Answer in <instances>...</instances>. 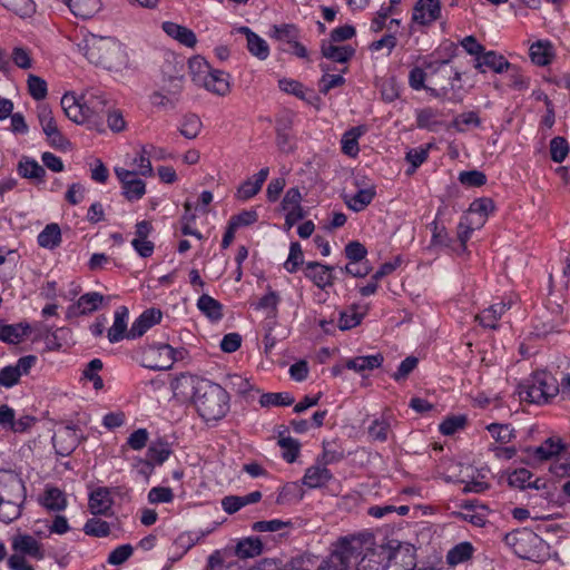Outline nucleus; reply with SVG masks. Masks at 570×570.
Listing matches in <instances>:
<instances>
[{
	"label": "nucleus",
	"instance_id": "1",
	"mask_svg": "<svg viewBox=\"0 0 570 570\" xmlns=\"http://www.w3.org/2000/svg\"><path fill=\"white\" fill-rule=\"evenodd\" d=\"M79 49L90 62L108 70H118L127 62L122 45L112 37L90 33L79 43Z\"/></svg>",
	"mask_w": 570,
	"mask_h": 570
},
{
	"label": "nucleus",
	"instance_id": "2",
	"mask_svg": "<svg viewBox=\"0 0 570 570\" xmlns=\"http://www.w3.org/2000/svg\"><path fill=\"white\" fill-rule=\"evenodd\" d=\"M194 404L206 422H217L229 410V395L219 384L207 381Z\"/></svg>",
	"mask_w": 570,
	"mask_h": 570
},
{
	"label": "nucleus",
	"instance_id": "3",
	"mask_svg": "<svg viewBox=\"0 0 570 570\" xmlns=\"http://www.w3.org/2000/svg\"><path fill=\"white\" fill-rule=\"evenodd\" d=\"M559 391L558 380L547 371L534 372L530 379L518 386L520 400L533 404L548 403L558 395Z\"/></svg>",
	"mask_w": 570,
	"mask_h": 570
},
{
	"label": "nucleus",
	"instance_id": "4",
	"mask_svg": "<svg viewBox=\"0 0 570 570\" xmlns=\"http://www.w3.org/2000/svg\"><path fill=\"white\" fill-rule=\"evenodd\" d=\"M178 353L169 344H151L139 351V362L146 368L167 371L174 365Z\"/></svg>",
	"mask_w": 570,
	"mask_h": 570
},
{
	"label": "nucleus",
	"instance_id": "5",
	"mask_svg": "<svg viewBox=\"0 0 570 570\" xmlns=\"http://www.w3.org/2000/svg\"><path fill=\"white\" fill-rule=\"evenodd\" d=\"M82 96V108H85L87 125L89 129L104 132L102 117L108 109V99L102 92L87 91Z\"/></svg>",
	"mask_w": 570,
	"mask_h": 570
},
{
	"label": "nucleus",
	"instance_id": "6",
	"mask_svg": "<svg viewBox=\"0 0 570 570\" xmlns=\"http://www.w3.org/2000/svg\"><path fill=\"white\" fill-rule=\"evenodd\" d=\"M207 381L196 375L180 374L171 383L174 396L181 402L193 401L195 403Z\"/></svg>",
	"mask_w": 570,
	"mask_h": 570
},
{
	"label": "nucleus",
	"instance_id": "7",
	"mask_svg": "<svg viewBox=\"0 0 570 570\" xmlns=\"http://www.w3.org/2000/svg\"><path fill=\"white\" fill-rule=\"evenodd\" d=\"M364 551V540L361 537L352 535L341 538L334 546L331 556L338 557L342 566L350 569L352 560H356Z\"/></svg>",
	"mask_w": 570,
	"mask_h": 570
},
{
	"label": "nucleus",
	"instance_id": "8",
	"mask_svg": "<svg viewBox=\"0 0 570 570\" xmlns=\"http://www.w3.org/2000/svg\"><path fill=\"white\" fill-rule=\"evenodd\" d=\"M27 490L22 479L11 471L0 473V502L6 500L26 501Z\"/></svg>",
	"mask_w": 570,
	"mask_h": 570
},
{
	"label": "nucleus",
	"instance_id": "9",
	"mask_svg": "<svg viewBox=\"0 0 570 570\" xmlns=\"http://www.w3.org/2000/svg\"><path fill=\"white\" fill-rule=\"evenodd\" d=\"M79 441V434L77 433L76 429L70 425L58 429L52 436V443L56 453L61 456L71 454L78 446Z\"/></svg>",
	"mask_w": 570,
	"mask_h": 570
},
{
	"label": "nucleus",
	"instance_id": "10",
	"mask_svg": "<svg viewBox=\"0 0 570 570\" xmlns=\"http://www.w3.org/2000/svg\"><path fill=\"white\" fill-rule=\"evenodd\" d=\"M440 17V0H417L413 8L412 21L421 26H430Z\"/></svg>",
	"mask_w": 570,
	"mask_h": 570
},
{
	"label": "nucleus",
	"instance_id": "11",
	"mask_svg": "<svg viewBox=\"0 0 570 570\" xmlns=\"http://www.w3.org/2000/svg\"><path fill=\"white\" fill-rule=\"evenodd\" d=\"M333 267L321 264L318 262H308L304 268V275L311 279L318 288L332 286L334 276L332 274Z\"/></svg>",
	"mask_w": 570,
	"mask_h": 570
},
{
	"label": "nucleus",
	"instance_id": "12",
	"mask_svg": "<svg viewBox=\"0 0 570 570\" xmlns=\"http://www.w3.org/2000/svg\"><path fill=\"white\" fill-rule=\"evenodd\" d=\"M386 570H413L415 561L412 550L405 546H399L386 556Z\"/></svg>",
	"mask_w": 570,
	"mask_h": 570
},
{
	"label": "nucleus",
	"instance_id": "13",
	"mask_svg": "<svg viewBox=\"0 0 570 570\" xmlns=\"http://www.w3.org/2000/svg\"><path fill=\"white\" fill-rule=\"evenodd\" d=\"M386 570H413L415 561L412 550L405 546H399L386 556Z\"/></svg>",
	"mask_w": 570,
	"mask_h": 570
},
{
	"label": "nucleus",
	"instance_id": "14",
	"mask_svg": "<svg viewBox=\"0 0 570 570\" xmlns=\"http://www.w3.org/2000/svg\"><path fill=\"white\" fill-rule=\"evenodd\" d=\"M161 311L149 308L145 311L131 325L127 333V338H137L144 335L151 326L161 320Z\"/></svg>",
	"mask_w": 570,
	"mask_h": 570
},
{
	"label": "nucleus",
	"instance_id": "15",
	"mask_svg": "<svg viewBox=\"0 0 570 570\" xmlns=\"http://www.w3.org/2000/svg\"><path fill=\"white\" fill-rule=\"evenodd\" d=\"M236 32L242 33L247 40V50L259 60H266L269 56V46L262 37L252 31L248 27H238Z\"/></svg>",
	"mask_w": 570,
	"mask_h": 570
},
{
	"label": "nucleus",
	"instance_id": "16",
	"mask_svg": "<svg viewBox=\"0 0 570 570\" xmlns=\"http://www.w3.org/2000/svg\"><path fill=\"white\" fill-rule=\"evenodd\" d=\"M61 107L66 116L76 124H87L85 108H82V96L65 94L61 98Z\"/></svg>",
	"mask_w": 570,
	"mask_h": 570
},
{
	"label": "nucleus",
	"instance_id": "17",
	"mask_svg": "<svg viewBox=\"0 0 570 570\" xmlns=\"http://www.w3.org/2000/svg\"><path fill=\"white\" fill-rule=\"evenodd\" d=\"M475 69H478L481 72H485L484 67L492 69L493 71L501 73L504 70H508L511 68V65L509 61L502 56L497 53L495 51H488L482 52L476 59H475Z\"/></svg>",
	"mask_w": 570,
	"mask_h": 570
},
{
	"label": "nucleus",
	"instance_id": "18",
	"mask_svg": "<svg viewBox=\"0 0 570 570\" xmlns=\"http://www.w3.org/2000/svg\"><path fill=\"white\" fill-rule=\"evenodd\" d=\"M566 444L558 436L548 438L540 446L529 449L538 461H547L566 450Z\"/></svg>",
	"mask_w": 570,
	"mask_h": 570
},
{
	"label": "nucleus",
	"instance_id": "19",
	"mask_svg": "<svg viewBox=\"0 0 570 570\" xmlns=\"http://www.w3.org/2000/svg\"><path fill=\"white\" fill-rule=\"evenodd\" d=\"M269 169L267 167L262 168L253 177L245 180L237 189V198L247 200L254 197L261 189L265 180L267 179Z\"/></svg>",
	"mask_w": 570,
	"mask_h": 570
},
{
	"label": "nucleus",
	"instance_id": "20",
	"mask_svg": "<svg viewBox=\"0 0 570 570\" xmlns=\"http://www.w3.org/2000/svg\"><path fill=\"white\" fill-rule=\"evenodd\" d=\"M30 333L28 323L4 324L0 321V341L8 344L22 342Z\"/></svg>",
	"mask_w": 570,
	"mask_h": 570
},
{
	"label": "nucleus",
	"instance_id": "21",
	"mask_svg": "<svg viewBox=\"0 0 570 570\" xmlns=\"http://www.w3.org/2000/svg\"><path fill=\"white\" fill-rule=\"evenodd\" d=\"M12 548L14 551L21 554L30 556L36 560H41L45 557L41 544L38 542V540L28 534L17 535L13 539Z\"/></svg>",
	"mask_w": 570,
	"mask_h": 570
},
{
	"label": "nucleus",
	"instance_id": "22",
	"mask_svg": "<svg viewBox=\"0 0 570 570\" xmlns=\"http://www.w3.org/2000/svg\"><path fill=\"white\" fill-rule=\"evenodd\" d=\"M104 296L97 292L83 294L77 301V304L69 307V315H85L96 311L102 303Z\"/></svg>",
	"mask_w": 570,
	"mask_h": 570
},
{
	"label": "nucleus",
	"instance_id": "23",
	"mask_svg": "<svg viewBox=\"0 0 570 570\" xmlns=\"http://www.w3.org/2000/svg\"><path fill=\"white\" fill-rule=\"evenodd\" d=\"M89 510L92 514L107 515L112 507L110 492L106 488H99L89 497Z\"/></svg>",
	"mask_w": 570,
	"mask_h": 570
},
{
	"label": "nucleus",
	"instance_id": "24",
	"mask_svg": "<svg viewBox=\"0 0 570 570\" xmlns=\"http://www.w3.org/2000/svg\"><path fill=\"white\" fill-rule=\"evenodd\" d=\"M163 30L173 39L179 41L181 45L193 48L196 42V35L193 32V30L177 24L175 22L166 21L163 23Z\"/></svg>",
	"mask_w": 570,
	"mask_h": 570
},
{
	"label": "nucleus",
	"instance_id": "25",
	"mask_svg": "<svg viewBox=\"0 0 570 570\" xmlns=\"http://www.w3.org/2000/svg\"><path fill=\"white\" fill-rule=\"evenodd\" d=\"M200 86L218 96H225L229 91V82L227 76L223 71L212 68L210 72L206 75Z\"/></svg>",
	"mask_w": 570,
	"mask_h": 570
},
{
	"label": "nucleus",
	"instance_id": "26",
	"mask_svg": "<svg viewBox=\"0 0 570 570\" xmlns=\"http://www.w3.org/2000/svg\"><path fill=\"white\" fill-rule=\"evenodd\" d=\"M262 499V493L259 491L250 492L246 495H228L222 500V507L224 511L228 514H233L240 510L243 507L252 503H256Z\"/></svg>",
	"mask_w": 570,
	"mask_h": 570
},
{
	"label": "nucleus",
	"instance_id": "27",
	"mask_svg": "<svg viewBox=\"0 0 570 570\" xmlns=\"http://www.w3.org/2000/svg\"><path fill=\"white\" fill-rule=\"evenodd\" d=\"M323 57L335 62H346L354 55V49L350 46H335L333 41H323L321 46Z\"/></svg>",
	"mask_w": 570,
	"mask_h": 570
},
{
	"label": "nucleus",
	"instance_id": "28",
	"mask_svg": "<svg viewBox=\"0 0 570 570\" xmlns=\"http://www.w3.org/2000/svg\"><path fill=\"white\" fill-rule=\"evenodd\" d=\"M127 318L128 309L125 306H120L115 312V321L112 326L108 331V340L110 343L121 341L125 336L127 337Z\"/></svg>",
	"mask_w": 570,
	"mask_h": 570
},
{
	"label": "nucleus",
	"instance_id": "29",
	"mask_svg": "<svg viewBox=\"0 0 570 570\" xmlns=\"http://www.w3.org/2000/svg\"><path fill=\"white\" fill-rule=\"evenodd\" d=\"M332 478L330 470L322 465L309 466L303 478V483L311 488H320L325 485Z\"/></svg>",
	"mask_w": 570,
	"mask_h": 570
},
{
	"label": "nucleus",
	"instance_id": "30",
	"mask_svg": "<svg viewBox=\"0 0 570 570\" xmlns=\"http://www.w3.org/2000/svg\"><path fill=\"white\" fill-rule=\"evenodd\" d=\"M375 196V188L373 186L360 189L353 196H344V200L346 206L354 212H362L365 209L373 200Z\"/></svg>",
	"mask_w": 570,
	"mask_h": 570
},
{
	"label": "nucleus",
	"instance_id": "31",
	"mask_svg": "<svg viewBox=\"0 0 570 570\" xmlns=\"http://www.w3.org/2000/svg\"><path fill=\"white\" fill-rule=\"evenodd\" d=\"M71 12L80 18L92 17L100 9V0H61Z\"/></svg>",
	"mask_w": 570,
	"mask_h": 570
},
{
	"label": "nucleus",
	"instance_id": "32",
	"mask_svg": "<svg viewBox=\"0 0 570 570\" xmlns=\"http://www.w3.org/2000/svg\"><path fill=\"white\" fill-rule=\"evenodd\" d=\"M383 355L380 353L367 356H357L347 360L345 366L350 370L361 373L366 370L371 371L380 367L383 363Z\"/></svg>",
	"mask_w": 570,
	"mask_h": 570
},
{
	"label": "nucleus",
	"instance_id": "33",
	"mask_svg": "<svg viewBox=\"0 0 570 570\" xmlns=\"http://www.w3.org/2000/svg\"><path fill=\"white\" fill-rule=\"evenodd\" d=\"M509 307H510L509 304L500 302V303L493 304L489 308L484 309L480 315H476L475 318L480 322L481 325L488 326L491 328H495L498 320H500L502 314Z\"/></svg>",
	"mask_w": 570,
	"mask_h": 570
},
{
	"label": "nucleus",
	"instance_id": "34",
	"mask_svg": "<svg viewBox=\"0 0 570 570\" xmlns=\"http://www.w3.org/2000/svg\"><path fill=\"white\" fill-rule=\"evenodd\" d=\"M197 307L212 321H219L223 317L222 304L207 294H203L197 301Z\"/></svg>",
	"mask_w": 570,
	"mask_h": 570
},
{
	"label": "nucleus",
	"instance_id": "35",
	"mask_svg": "<svg viewBox=\"0 0 570 570\" xmlns=\"http://www.w3.org/2000/svg\"><path fill=\"white\" fill-rule=\"evenodd\" d=\"M483 226V219L482 218H473L471 216H462L459 225H458V238L461 243V246L463 249L466 248V242L471 237V233L475 228H480Z\"/></svg>",
	"mask_w": 570,
	"mask_h": 570
},
{
	"label": "nucleus",
	"instance_id": "36",
	"mask_svg": "<svg viewBox=\"0 0 570 570\" xmlns=\"http://www.w3.org/2000/svg\"><path fill=\"white\" fill-rule=\"evenodd\" d=\"M18 171L23 178L42 181L46 176L45 168L35 159L23 157L18 165Z\"/></svg>",
	"mask_w": 570,
	"mask_h": 570
},
{
	"label": "nucleus",
	"instance_id": "37",
	"mask_svg": "<svg viewBox=\"0 0 570 570\" xmlns=\"http://www.w3.org/2000/svg\"><path fill=\"white\" fill-rule=\"evenodd\" d=\"M61 243V230L60 227L52 223L45 227V229L38 235V244L43 248H55Z\"/></svg>",
	"mask_w": 570,
	"mask_h": 570
},
{
	"label": "nucleus",
	"instance_id": "38",
	"mask_svg": "<svg viewBox=\"0 0 570 570\" xmlns=\"http://www.w3.org/2000/svg\"><path fill=\"white\" fill-rule=\"evenodd\" d=\"M263 551V543L258 538H246L236 546V556L242 559L254 558Z\"/></svg>",
	"mask_w": 570,
	"mask_h": 570
},
{
	"label": "nucleus",
	"instance_id": "39",
	"mask_svg": "<svg viewBox=\"0 0 570 570\" xmlns=\"http://www.w3.org/2000/svg\"><path fill=\"white\" fill-rule=\"evenodd\" d=\"M362 127H353L342 137V150L345 155L355 157L358 154V138L363 135Z\"/></svg>",
	"mask_w": 570,
	"mask_h": 570
},
{
	"label": "nucleus",
	"instance_id": "40",
	"mask_svg": "<svg viewBox=\"0 0 570 570\" xmlns=\"http://www.w3.org/2000/svg\"><path fill=\"white\" fill-rule=\"evenodd\" d=\"M171 449L168 442L158 440L153 442L146 453V458L154 464H163L170 455Z\"/></svg>",
	"mask_w": 570,
	"mask_h": 570
},
{
	"label": "nucleus",
	"instance_id": "41",
	"mask_svg": "<svg viewBox=\"0 0 570 570\" xmlns=\"http://www.w3.org/2000/svg\"><path fill=\"white\" fill-rule=\"evenodd\" d=\"M26 501L6 500L0 502V521L11 523L21 515Z\"/></svg>",
	"mask_w": 570,
	"mask_h": 570
},
{
	"label": "nucleus",
	"instance_id": "42",
	"mask_svg": "<svg viewBox=\"0 0 570 570\" xmlns=\"http://www.w3.org/2000/svg\"><path fill=\"white\" fill-rule=\"evenodd\" d=\"M202 127L200 118L195 114H188L181 119L179 132L187 139H195L199 135Z\"/></svg>",
	"mask_w": 570,
	"mask_h": 570
},
{
	"label": "nucleus",
	"instance_id": "43",
	"mask_svg": "<svg viewBox=\"0 0 570 570\" xmlns=\"http://www.w3.org/2000/svg\"><path fill=\"white\" fill-rule=\"evenodd\" d=\"M42 503L47 509L52 511H61L67 505L63 492L53 487L46 489Z\"/></svg>",
	"mask_w": 570,
	"mask_h": 570
},
{
	"label": "nucleus",
	"instance_id": "44",
	"mask_svg": "<svg viewBox=\"0 0 570 570\" xmlns=\"http://www.w3.org/2000/svg\"><path fill=\"white\" fill-rule=\"evenodd\" d=\"M271 37L281 42L292 43L299 38V31L294 24H275L272 28Z\"/></svg>",
	"mask_w": 570,
	"mask_h": 570
},
{
	"label": "nucleus",
	"instance_id": "45",
	"mask_svg": "<svg viewBox=\"0 0 570 570\" xmlns=\"http://www.w3.org/2000/svg\"><path fill=\"white\" fill-rule=\"evenodd\" d=\"M324 75L320 79L318 87L320 91L324 95L333 88L340 87L345 82V79L341 75H330L331 67L327 63L320 65Z\"/></svg>",
	"mask_w": 570,
	"mask_h": 570
},
{
	"label": "nucleus",
	"instance_id": "46",
	"mask_svg": "<svg viewBox=\"0 0 570 570\" xmlns=\"http://www.w3.org/2000/svg\"><path fill=\"white\" fill-rule=\"evenodd\" d=\"M473 547L469 542H462L452 548L446 556V561L451 566H456L469 560L472 557Z\"/></svg>",
	"mask_w": 570,
	"mask_h": 570
},
{
	"label": "nucleus",
	"instance_id": "47",
	"mask_svg": "<svg viewBox=\"0 0 570 570\" xmlns=\"http://www.w3.org/2000/svg\"><path fill=\"white\" fill-rule=\"evenodd\" d=\"M494 204L491 198H479L471 203L466 216H471L473 218H482L483 224L488 215L493 212Z\"/></svg>",
	"mask_w": 570,
	"mask_h": 570
},
{
	"label": "nucleus",
	"instance_id": "48",
	"mask_svg": "<svg viewBox=\"0 0 570 570\" xmlns=\"http://www.w3.org/2000/svg\"><path fill=\"white\" fill-rule=\"evenodd\" d=\"M391 430V422L387 417L375 419L368 426V436L373 441L385 442Z\"/></svg>",
	"mask_w": 570,
	"mask_h": 570
},
{
	"label": "nucleus",
	"instance_id": "49",
	"mask_svg": "<svg viewBox=\"0 0 570 570\" xmlns=\"http://www.w3.org/2000/svg\"><path fill=\"white\" fill-rule=\"evenodd\" d=\"M551 46L549 42L538 41L530 47V58L538 66H546L551 61Z\"/></svg>",
	"mask_w": 570,
	"mask_h": 570
},
{
	"label": "nucleus",
	"instance_id": "50",
	"mask_svg": "<svg viewBox=\"0 0 570 570\" xmlns=\"http://www.w3.org/2000/svg\"><path fill=\"white\" fill-rule=\"evenodd\" d=\"M294 397L287 392L264 393L261 395L259 404L263 407L268 406H288L294 403Z\"/></svg>",
	"mask_w": 570,
	"mask_h": 570
},
{
	"label": "nucleus",
	"instance_id": "51",
	"mask_svg": "<svg viewBox=\"0 0 570 570\" xmlns=\"http://www.w3.org/2000/svg\"><path fill=\"white\" fill-rule=\"evenodd\" d=\"M291 124L288 121H278L276 127V144L282 153L288 154L294 150L292 138L288 134Z\"/></svg>",
	"mask_w": 570,
	"mask_h": 570
},
{
	"label": "nucleus",
	"instance_id": "52",
	"mask_svg": "<svg viewBox=\"0 0 570 570\" xmlns=\"http://www.w3.org/2000/svg\"><path fill=\"white\" fill-rule=\"evenodd\" d=\"M386 556L371 552L365 554L357 564L356 570H386Z\"/></svg>",
	"mask_w": 570,
	"mask_h": 570
},
{
	"label": "nucleus",
	"instance_id": "53",
	"mask_svg": "<svg viewBox=\"0 0 570 570\" xmlns=\"http://www.w3.org/2000/svg\"><path fill=\"white\" fill-rule=\"evenodd\" d=\"M189 71L191 79L197 85H202L207 73L210 72L209 63L202 57H194L189 60Z\"/></svg>",
	"mask_w": 570,
	"mask_h": 570
},
{
	"label": "nucleus",
	"instance_id": "54",
	"mask_svg": "<svg viewBox=\"0 0 570 570\" xmlns=\"http://www.w3.org/2000/svg\"><path fill=\"white\" fill-rule=\"evenodd\" d=\"M0 3L20 17L31 16L36 10L32 0H0Z\"/></svg>",
	"mask_w": 570,
	"mask_h": 570
},
{
	"label": "nucleus",
	"instance_id": "55",
	"mask_svg": "<svg viewBox=\"0 0 570 570\" xmlns=\"http://www.w3.org/2000/svg\"><path fill=\"white\" fill-rule=\"evenodd\" d=\"M304 264V255L299 243L293 242L289 246V254L284 264V268L288 273L297 272L298 267Z\"/></svg>",
	"mask_w": 570,
	"mask_h": 570
},
{
	"label": "nucleus",
	"instance_id": "56",
	"mask_svg": "<svg viewBox=\"0 0 570 570\" xmlns=\"http://www.w3.org/2000/svg\"><path fill=\"white\" fill-rule=\"evenodd\" d=\"M226 385L236 392L239 395L248 399L250 396V392L253 391V385L250 382L237 374L229 375L226 380Z\"/></svg>",
	"mask_w": 570,
	"mask_h": 570
},
{
	"label": "nucleus",
	"instance_id": "57",
	"mask_svg": "<svg viewBox=\"0 0 570 570\" xmlns=\"http://www.w3.org/2000/svg\"><path fill=\"white\" fill-rule=\"evenodd\" d=\"M38 119L45 135L59 130L52 111L47 105L38 107Z\"/></svg>",
	"mask_w": 570,
	"mask_h": 570
},
{
	"label": "nucleus",
	"instance_id": "58",
	"mask_svg": "<svg viewBox=\"0 0 570 570\" xmlns=\"http://www.w3.org/2000/svg\"><path fill=\"white\" fill-rule=\"evenodd\" d=\"M27 85H28V91L33 99L42 100L46 98V96L48 94V89H47V82L42 78H40L36 75H29Z\"/></svg>",
	"mask_w": 570,
	"mask_h": 570
},
{
	"label": "nucleus",
	"instance_id": "59",
	"mask_svg": "<svg viewBox=\"0 0 570 570\" xmlns=\"http://www.w3.org/2000/svg\"><path fill=\"white\" fill-rule=\"evenodd\" d=\"M488 430L492 438L502 444L509 443L515 436L514 430L508 424L493 423L488 426Z\"/></svg>",
	"mask_w": 570,
	"mask_h": 570
},
{
	"label": "nucleus",
	"instance_id": "60",
	"mask_svg": "<svg viewBox=\"0 0 570 570\" xmlns=\"http://www.w3.org/2000/svg\"><path fill=\"white\" fill-rule=\"evenodd\" d=\"M83 531L88 535L101 538L109 534L110 528L108 522L92 518L85 523Z\"/></svg>",
	"mask_w": 570,
	"mask_h": 570
},
{
	"label": "nucleus",
	"instance_id": "61",
	"mask_svg": "<svg viewBox=\"0 0 570 570\" xmlns=\"http://www.w3.org/2000/svg\"><path fill=\"white\" fill-rule=\"evenodd\" d=\"M481 120L475 111H468L459 115L453 119L450 127L458 131H464L468 126H480Z\"/></svg>",
	"mask_w": 570,
	"mask_h": 570
},
{
	"label": "nucleus",
	"instance_id": "62",
	"mask_svg": "<svg viewBox=\"0 0 570 570\" xmlns=\"http://www.w3.org/2000/svg\"><path fill=\"white\" fill-rule=\"evenodd\" d=\"M569 153V145L563 137H554L550 141L551 159L556 163H562Z\"/></svg>",
	"mask_w": 570,
	"mask_h": 570
},
{
	"label": "nucleus",
	"instance_id": "63",
	"mask_svg": "<svg viewBox=\"0 0 570 570\" xmlns=\"http://www.w3.org/2000/svg\"><path fill=\"white\" fill-rule=\"evenodd\" d=\"M183 76H169L160 90L178 102L180 92L183 91Z\"/></svg>",
	"mask_w": 570,
	"mask_h": 570
},
{
	"label": "nucleus",
	"instance_id": "64",
	"mask_svg": "<svg viewBox=\"0 0 570 570\" xmlns=\"http://www.w3.org/2000/svg\"><path fill=\"white\" fill-rule=\"evenodd\" d=\"M122 188V195L128 199L129 202H135L140 199L145 193H146V185L145 183L139 180H132L128 185H121Z\"/></svg>",
	"mask_w": 570,
	"mask_h": 570
}]
</instances>
